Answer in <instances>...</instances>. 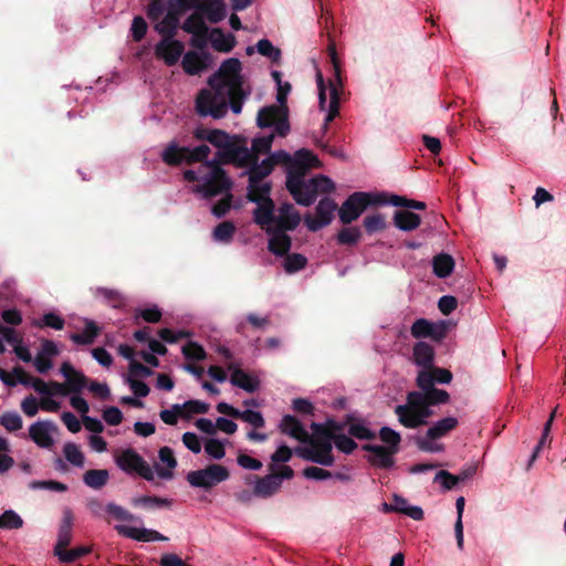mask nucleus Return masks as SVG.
<instances>
[{"label":"nucleus","mask_w":566,"mask_h":566,"mask_svg":"<svg viewBox=\"0 0 566 566\" xmlns=\"http://www.w3.org/2000/svg\"><path fill=\"white\" fill-rule=\"evenodd\" d=\"M209 154L210 147L205 144L190 148L171 143L163 151V159L168 165L198 163L199 165L196 168L184 171V178L189 182H197L192 191L201 198L213 199L220 197L219 201L212 206L211 212L217 218H221L231 208L232 181L226 175L219 161L208 160Z\"/></svg>","instance_id":"1"},{"label":"nucleus","mask_w":566,"mask_h":566,"mask_svg":"<svg viewBox=\"0 0 566 566\" xmlns=\"http://www.w3.org/2000/svg\"><path fill=\"white\" fill-rule=\"evenodd\" d=\"M239 59L230 57L222 62L217 73L209 77L210 88H203L196 98V111L200 116L223 118L229 108L240 114L251 88L245 84Z\"/></svg>","instance_id":"2"},{"label":"nucleus","mask_w":566,"mask_h":566,"mask_svg":"<svg viewBox=\"0 0 566 566\" xmlns=\"http://www.w3.org/2000/svg\"><path fill=\"white\" fill-rule=\"evenodd\" d=\"M256 203L253 219L269 234V250L279 256L291 249V238L286 233L301 222V216L292 203L284 202L275 210L272 199L251 200Z\"/></svg>","instance_id":"3"},{"label":"nucleus","mask_w":566,"mask_h":566,"mask_svg":"<svg viewBox=\"0 0 566 566\" xmlns=\"http://www.w3.org/2000/svg\"><path fill=\"white\" fill-rule=\"evenodd\" d=\"M450 395L447 390L410 391L407 395L406 403L398 405L395 413L398 421L406 428L415 429L428 422L433 415L432 406L447 403Z\"/></svg>","instance_id":"4"},{"label":"nucleus","mask_w":566,"mask_h":566,"mask_svg":"<svg viewBox=\"0 0 566 566\" xmlns=\"http://www.w3.org/2000/svg\"><path fill=\"white\" fill-rule=\"evenodd\" d=\"M292 158L287 151L279 150L268 155L259 166L245 170L249 177L248 198L249 200L271 199V182L266 177L272 172L275 165L291 163Z\"/></svg>","instance_id":"5"},{"label":"nucleus","mask_w":566,"mask_h":566,"mask_svg":"<svg viewBox=\"0 0 566 566\" xmlns=\"http://www.w3.org/2000/svg\"><path fill=\"white\" fill-rule=\"evenodd\" d=\"M286 188L298 205L307 207L319 196L331 195L335 190V185L331 178L317 175L312 178L286 179Z\"/></svg>","instance_id":"6"},{"label":"nucleus","mask_w":566,"mask_h":566,"mask_svg":"<svg viewBox=\"0 0 566 566\" xmlns=\"http://www.w3.org/2000/svg\"><path fill=\"white\" fill-rule=\"evenodd\" d=\"M314 433L308 439L307 443L303 447H298L295 453L307 461L331 467L334 463V457L332 454L333 440L329 436L323 433L317 428H313Z\"/></svg>","instance_id":"7"},{"label":"nucleus","mask_w":566,"mask_h":566,"mask_svg":"<svg viewBox=\"0 0 566 566\" xmlns=\"http://www.w3.org/2000/svg\"><path fill=\"white\" fill-rule=\"evenodd\" d=\"M196 137L199 139H206L218 147L220 149L219 156L224 163L235 165V161L242 163L248 157V151L241 148L239 143L230 142L229 135L223 130H197Z\"/></svg>","instance_id":"8"},{"label":"nucleus","mask_w":566,"mask_h":566,"mask_svg":"<svg viewBox=\"0 0 566 566\" xmlns=\"http://www.w3.org/2000/svg\"><path fill=\"white\" fill-rule=\"evenodd\" d=\"M459 421L455 417H446L436 421L426 432L423 437L418 438L417 446L421 451L438 453L444 450L442 443L437 442L438 439L446 437L449 432L457 428Z\"/></svg>","instance_id":"9"},{"label":"nucleus","mask_w":566,"mask_h":566,"mask_svg":"<svg viewBox=\"0 0 566 566\" xmlns=\"http://www.w3.org/2000/svg\"><path fill=\"white\" fill-rule=\"evenodd\" d=\"M376 196L369 192L357 191L352 193L338 209L339 220L347 224L356 219L371 205L378 203Z\"/></svg>","instance_id":"10"},{"label":"nucleus","mask_w":566,"mask_h":566,"mask_svg":"<svg viewBox=\"0 0 566 566\" xmlns=\"http://www.w3.org/2000/svg\"><path fill=\"white\" fill-rule=\"evenodd\" d=\"M118 354L129 360L126 380L134 392V397L127 398V401L136 407H142V361L135 359V349L127 344L119 345Z\"/></svg>","instance_id":"11"},{"label":"nucleus","mask_w":566,"mask_h":566,"mask_svg":"<svg viewBox=\"0 0 566 566\" xmlns=\"http://www.w3.org/2000/svg\"><path fill=\"white\" fill-rule=\"evenodd\" d=\"M256 123L261 128H273L272 133L282 137L290 130L286 109L276 105L262 107L258 113Z\"/></svg>","instance_id":"12"},{"label":"nucleus","mask_w":566,"mask_h":566,"mask_svg":"<svg viewBox=\"0 0 566 566\" xmlns=\"http://www.w3.org/2000/svg\"><path fill=\"white\" fill-rule=\"evenodd\" d=\"M229 470L220 464H210L205 469L190 471L187 481L193 488L210 489L229 479Z\"/></svg>","instance_id":"13"},{"label":"nucleus","mask_w":566,"mask_h":566,"mask_svg":"<svg viewBox=\"0 0 566 566\" xmlns=\"http://www.w3.org/2000/svg\"><path fill=\"white\" fill-rule=\"evenodd\" d=\"M315 210V214L306 213L304 216L305 226L311 231H318L322 228L328 226L334 218L335 211L337 210V205L331 198L323 196V198L318 201Z\"/></svg>","instance_id":"14"},{"label":"nucleus","mask_w":566,"mask_h":566,"mask_svg":"<svg viewBox=\"0 0 566 566\" xmlns=\"http://www.w3.org/2000/svg\"><path fill=\"white\" fill-rule=\"evenodd\" d=\"M275 135L276 134L274 133H270L268 135L254 138L252 140L251 148L241 145V148L248 151V157L242 163L235 161V166L245 168L247 170H251L255 166H259L260 157L270 153Z\"/></svg>","instance_id":"15"},{"label":"nucleus","mask_w":566,"mask_h":566,"mask_svg":"<svg viewBox=\"0 0 566 566\" xmlns=\"http://www.w3.org/2000/svg\"><path fill=\"white\" fill-rule=\"evenodd\" d=\"M317 88H318V104L322 111L326 112L324 119V128H327L328 124L338 114L339 98L337 87L332 84L329 88V98L326 97V88L322 74L318 72L316 75Z\"/></svg>","instance_id":"16"},{"label":"nucleus","mask_w":566,"mask_h":566,"mask_svg":"<svg viewBox=\"0 0 566 566\" xmlns=\"http://www.w3.org/2000/svg\"><path fill=\"white\" fill-rule=\"evenodd\" d=\"M319 167L318 158L307 149H300L287 167L286 179L306 177L308 169Z\"/></svg>","instance_id":"17"},{"label":"nucleus","mask_w":566,"mask_h":566,"mask_svg":"<svg viewBox=\"0 0 566 566\" xmlns=\"http://www.w3.org/2000/svg\"><path fill=\"white\" fill-rule=\"evenodd\" d=\"M181 28L185 32L192 35V45L198 48L206 45L209 29L203 20V13L199 9L185 20Z\"/></svg>","instance_id":"18"},{"label":"nucleus","mask_w":566,"mask_h":566,"mask_svg":"<svg viewBox=\"0 0 566 566\" xmlns=\"http://www.w3.org/2000/svg\"><path fill=\"white\" fill-rule=\"evenodd\" d=\"M57 426L50 420H39L29 428V437L40 448L50 449L54 444L52 433L57 432Z\"/></svg>","instance_id":"19"},{"label":"nucleus","mask_w":566,"mask_h":566,"mask_svg":"<svg viewBox=\"0 0 566 566\" xmlns=\"http://www.w3.org/2000/svg\"><path fill=\"white\" fill-rule=\"evenodd\" d=\"M451 380V371L444 368H430L428 370H419L416 378L417 386L421 390L429 391L430 394L431 390H440L439 388L434 387V384H450Z\"/></svg>","instance_id":"20"},{"label":"nucleus","mask_w":566,"mask_h":566,"mask_svg":"<svg viewBox=\"0 0 566 566\" xmlns=\"http://www.w3.org/2000/svg\"><path fill=\"white\" fill-rule=\"evenodd\" d=\"M184 49V44L180 41L175 40L174 38H167L163 39L157 44L156 53L167 65L171 66L179 61Z\"/></svg>","instance_id":"21"},{"label":"nucleus","mask_w":566,"mask_h":566,"mask_svg":"<svg viewBox=\"0 0 566 566\" xmlns=\"http://www.w3.org/2000/svg\"><path fill=\"white\" fill-rule=\"evenodd\" d=\"M212 63L209 53L187 52L181 61L182 67L187 74L197 75L207 70Z\"/></svg>","instance_id":"22"},{"label":"nucleus","mask_w":566,"mask_h":566,"mask_svg":"<svg viewBox=\"0 0 566 566\" xmlns=\"http://www.w3.org/2000/svg\"><path fill=\"white\" fill-rule=\"evenodd\" d=\"M363 449L370 453L368 457V461L377 468L380 469H389L394 465V455L397 452H394L387 449L384 446L378 444H365Z\"/></svg>","instance_id":"23"},{"label":"nucleus","mask_w":566,"mask_h":566,"mask_svg":"<svg viewBox=\"0 0 566 566\" xmlns=\"http://www.w3.org/2000/svg\"><path fill=\"white\" fill-rule=\"evenodd\" d=\"M60 370L66 380L65 385L69 394H80L87 386V377L81 371L75 370L69 361H64Z\"/></svg>","instance_id":"24"},{"label":"nucleus","mask_w":566,"mask_h":566,"mask_svg":"<svg viewBox=\"0 0 566 566\" xmlns=\"http://www.w3.org/2000/svg\"><path fill=\"white\" fill-rule=\"evenodd\" d=\"M228 369L231 371V385L245 390L247 392H254L260 387V381L256 377L248 374L247 371L230 365Z\"/></svg>","instance_id":"25"},{"label":"nucleus","mask_w":566,"mask_h":566,"mask_svg":"<svg viewBox=\"0 0 566 566\" xmlns=\"http://www.w3.org/2000/svg\"><path fill=\"white\" fill-rule=\"evenodd\" d=\"M208 40L212 48L218 52L228 53L237 44L235 36L232 33H226L220 28H213L208 32Z\"/></svg>","instance_id":"26"},{"label":"nucleus","mask_w":566,"mask_h":566,"mask_svg":"<svg viewBox=\"0 0 566 566\" xmlns=\"http://www.w3.org/2000/svg\"><path fill=\"white\" fill-rule=\"evenodd\" d=\"M412 361L421 370H428L432 368L434 363V350L433 347L424 342H418L413 346Z\"/></svg>","instance_id":"27"},{"label":"nucleus","mask_w":566,"mask_h":566,"mask_svg":"<svg viewBox=\"0 0 566 566\" xmlns=\"http://www.w3.org/2000/svg\"><path fill=\"white\" fill-rule=\"evenodd\" d=\"M116 463L126 473L142 476V457L132 449L124 450L116 458Z\"/></svg>","instance_id":"28"},{"label":"nucleus","mask_w":566,"mask_h":566,"mask_svg":"<svg viewBox=\"0 0 566 566\" xmlns=\"http://www.w3.org/2000/svg\"><path fill=\"white\" fill-rule=\"evenodd\" d=\"M281 484L282 479L277 474L270 473L256 480L254 494L259 497H269L280 490Z\"/></svg>","instance_id":"29"},{"label":"nucleus","mask_w":566,"mask_h":566,"mask_svg":"<svg viewBox=\"0 0 566 566\" xmlns=\"http://www.w3.org/2000/svg\"><path fill=\"white\" fill-rule=\"evenodd\" d=\"M72 524H73V514L70 509H66L63 514V520L60 525L57 542L54 547V553L57 551H64L72 541Z\"/></svg>","instance_id":"30"},{"label":"nucleus","mask_w":566,"mask_h":566,"mask_svg":"<svg viewBox=\"0 0 566 566\" xmlns=\"http://www.w3.org/2000/svg\"><path fill=\"white\" fill-rule=\"evenodd\" d=\"M179 25V12L170 7L166 15L156 23L155 29L163 39L174 38Z\"/></svg>","instance_id":"31"},{"label":"nucleus","mask_w":566,"mask_h":566,"mask_svg":"<svg viewBox=\"0 0 566 566\" xmlns=\"http://www.w3.org/2000/svg\"><path fill=\"white\" fill-rule=\"evenodd\" d=\"M395 512L403 514L415 521H421L423 518V510L418 505H411L407 499L394 494L392 507Z\"/></svg>","instance_id":"32"},{"label":"nucleus","mask_w":566,"mask_h":566,"mask_svg":"<svg viewBox=\"0 0 566 566\" xmlns=\"http://www.w3.org/2000/svg\"><path fill=\"white\" fill-rule=\"evenodd\" d=\"M199 11L206 14L211 23L222 21L227 15V8L223 0H209L198 7Z\"/></svg>","instance_id":"33"},{"label":"nucleus","mask_w":566,"mask_h":566,"mask_svg":"<svg viewBox=\"0 0 566 566\" xmlns=\"http://www.w3.org/2000/svg\"><path fill=\"white\" fill-rule=\"evenodd\" d=\"M280 429L283 433L300 441H304L307 437V432L303 424L291 415H286L282 418Z\"/></svg>","instance_id":"34"},{"label":"nucleus","mask_w":566,"mask_h":566,"mask_svg":"<svg viewBox=\"0 0 566 566\" xmlns=\"http://www.w3.org/2000/svg\"><path fill=\"white\" fill-rule=\"evenodd\" d=\"M420 217L408 210H398L394 216L395 226L402 231H411L419 227Z\"/></svg>","instance_id":"35"},{"label":"nucleus","mask_w":566,"mask_h":566,"mask_svg":"<svg viewBox=\"0 0 566 566\" xmlns=\"http://www.w3.org/2000/svg\"><path fill=\"white\" fill-rule=\"evenodd\" d=\"M159 461L160 464H165V469H161L159 464H157L158 475L164 479L171 478L172 470L177 465V461L174 455V451L168 447H163L159 450Z\"/></svg>","instance_id":"36"},{"label":"nucleus","mask_w":566,"mask_h":566,"mask_svg":"<svg viewBox=\"0 0 566 566\" xmlns=\"http://www.w3.org/2000/svg\"><path fill=\"white\" fill-rule=\"evenodd\" d=\"M432 268L438 277L444 279L452 273L454 261L451 255L441 253L433 258Z\"/></svg>","instance_id":"37"},{"label":"nucleus","mask_w":566,"mask_h":566,"mask_svg":"<svg viewBox=\"0 0 566 566\" xmlns=\"http://www.w3.org/2000/svg\"><path fill=\"white\" fill-rule=\"evenodd\" d=\"M108 479V471L104 469H91L83 475L84 483L94 490L102 489L107 483Z\"/></svg>","instance_id":"38"},{"label":"nucleus","mask_w":566,"mask_h":566,"mask_svg":"<svg viewBox=\"0 0 566 566\" xmlns=\"http://www.w3.org/2000/svg\"><path fill=\"white\" fill-rule=\"evenodd\" d=\"M348 433L359 440H371L376 437L375 432L369 428L367 421L363 419H356L348 422Z\"/></svg>","instance_id":"39"},{"label":"nucleus","mask_w":566,"mask_h":566,"mask_svg":"<svg viewBox=\"0 0 566 566\" xmlns=\"http://www.w3.org/2000/svg\"><path fill=\"white\" fill-rule=\"evenodd\" d=\"M98 333V326L94 322L88 321L85 324L83 333H74L70 336V338L77 345H87L94 342Z\"/></svg>","instance_id":"40"},{"label":"nucleus","mask_w":566,"mask_h":566,"mask_svg":"<svg viewBox=\"0 0 566 566\" xmlns=\"http://www.w3.org/2000/svg\"><path fill=\"white\" fill-rule=\"evenodd\" d=\"M464 497L460 496L455 501V507H457V521L454 523V535L457 539V546L460 551L464 547V536H463V523H462V516L464 511Z\"/></svg>","instance_id":"41"},{"label":"nucleus","mask_w":566,"mask_h":566,"mask_svg":"<svg viewBox=\"0 0 566 566\" xmlns=\"http://www.w3.org/2000/svg\"><path fill=\"white\" fill-rule=\"evenodd\" d=\"M380 440L387 444V449L398 452L399 444L401 442V436L398 431L391 429L390 427H381L379 430Z\"/></svg>","instance_id":"42"},{"label":"nucleus","mask_w":566,"mask_h":566,"mask_svg":"<svg viewBox=\"0 0 566 566\" xmlns=\"http://www.w3.org/2000/svg\"><path fill=\"white\" fill-rule=\"evenodd\" d=\"M346 421L327 420L324 424L313 423V428H317L323 433L331 437L332 440L336 439L337 436H343V431L346 429Z\"/></svg>","instance_id":"43"},{"label":"nucleus","mask_w":566,"mask_h":566,"mask_svg":"<svg viewBox=\"0 0 566 566\" xmlns=\"http://www.w3.org/2000/svg\"><path fill=\"white\" fill-rule=\"evenodd\" d=\"M411 335L415 338H423L428 336L438 337L434 334V325L426 318H418L411 325Z\"/></svg>","instance_id":"44"},{"label":"nucleus","mask_w":566,"mask_h":566,"mask_svg":"<svg viewBox=\"0 0 566 566\" xmlns=\"http://www.w3.org/2000/svg\"><path fill=\"white\" fill-rule=\"evenodd\" d=\"M22 517L13 510H7L0 515V528L19 530L23 526Z\"/></svg>","instance_id":"45"},{"label":"nucleus","mask_w":566,"mask_h":566,"mask_svg":"<svg viewBox=\"0 0 566 566\" xmlns=\"http://www.w3.org/2000/svg\"><path fill=\"white\" fill-rule=\"evenodd\" d=\"M235 232V227L231 221H223L219 223L213 230L214 241L229 243Z\"/></svg>","instance_id":"46"},{"label":"nucleus","mask_w":566,"mask_h":566,"mask_svg":"<svg viewBox=\"0 0 566 566\" xmlns=\"http://www.w3.org/2000/svg\"><path fill=\"white\" fill-rule=\"evenodd\" d=\"M256 51L261 55L269 57L274 63H279L282 56L281 50L275 48L268 39L258 41Z\"/></svg>","instance_id":"47"},{"label":"nucleus","mask_w":566,"mask_h":566,"mask_svg":"<svg viewBox=\"0 0 566 566\" xmlns=\"http://www.w3.org/2000/svg\"><path fill=\"white\" fill-rule=\"evenodd\" d=\"M555 413H556V409L553 410V412L549 415V418L545 422L544 428H543V432H542V437H541L538 443L536 444V447L534 448V451L532 453L531 462H533L537 458V455L541 452V450L547 443L551 442L549 433H551V428H552V424H553V421H554V418H555Z\"/></svg>","instance_id":"48"},{"label":"nucleus","mask_w":566,"mask_h":566,"mask_svg":"<svg viewBox=\"0 0 566 566\" xmlns=\"http://www.w3.org/2000/svg\"><path fill=\"white\" fill-rule=\"evenodd\" d=\"M361 237V232L356 227H346L343 228L337 234V242L344 245H354L356 244Z\"/></svg>","instance_id":"49"},{"label":"nucleus","mask_w":566,"mask_h":566,"mask_svg":"<svg viewBox=\"0 0 566 566\" xmlns=\"http://www.w3.org/2000/svg\"><path fill=\"white\" fill-rule=\"evenodd\" d=\"M96 294L103 297V300L114 308H118L125 304L124 296L115 290L99 287Z\"/></svg>","instance_id":"50"},{"label":"nucleus","mask_w":566,"mask_h":566,"mask_svg":"<svg viewBox=\"0 0 566 566\" xmlns=\"http://www.w3.org/2000/svg\"><path fill=\"white\" fill-rule=\"evenodd\" d=\"M0 424L9 432H14L22 428L23 421L18 412L7 411L0 417Z\"/></svg>","instance_id":"51"},{"label":"nucleus","mask_w":566,"mask_h":566,"mask_svg":"<svg viewBox=\"0 0 566 566\" xmlns=\"http://www.w3.org/2000/svg\"><path fill=\"white\" fill-rule=\"evenodd\" d=\"M63 453L66 458V460L72 463L75 467H83L84 465V454L80 450V448L73 443L67 442L64 444Z\"/></svg>","instance_id":"52"},{"label":"nucleus","mask_w":566,"mask_h":566,"mask_svg":"<svg viewBox=\"0 0 566 566\" xmlns=\"http://www.w3.org/2000/svg\"><path fill=\"white\" fill-rule=\"evenodd\" d=\"M181 418H189L192 415L206 413L208 411V403L199 400H189L180 405Z\"/></svg>","instance_id":"53"},{"label":"nucleus","mask_w":566,"mask_h":566,"mask_svg":"<svg viewBox=\"0 0 566 566\" xmlns=\"http://www.w3.org/2000/svg\"><path fill=\"white\" fill-rule=\"evenodd\" d=\"M182 355L188 360L199 361L206 358V352L201 345L196 342H188L182 346Z\"/></svg>","instance_id":"54"},{"label":"nucleus","mask_w":566,"mask_h":566,"mask_svg":"<svg viewBox=\"0 0 566 566\" xmlns=\"http://www.w3.org/2000/svg\"><path fill=\"white\" fill-rule=\"evenodd\" d=\"M307 263V259L300 254V253H293V254H289L286 255V258L284 259V270L287 272V273H295L302 269L305 268Z\"/></svg>","instance_id":"55"},{"label":"nucleus","mask_w":566,"mask_h":566,"mask_svg":"<svg viewBox=\"0 0 566 566\" xmlns=\"http://www.w3.org/2000/svg\"><path fill=\"white\" fill-rule=\"evenodd\" d=\"M105 513L112 516L114 520L118 522H133L135 521V516L129 513L126 509L116 505L114 503H109L105 507Z\"/></svg>","instance_id":"56"},{"label":"nucleus","mask_w":566,"mask_h":566,"mask_svg":"<svg viewBox=\"0 0 566 566\" xmlns=\"http://www.w3.org/2000/svg\"><path fill=\"white\" fill-rule=\"evenodd\" d=\"M38 327H51L56 331H61L64 328L65 321L57 314L50 312L45 313L41 319V322L34 323Z\"/></svg>","instance_id":"57"},{"label":"nucleus","mask_w":566,"mask_h":566,"mask_svg":"<svg viewBox=\"0 0 566 566\" xmlns=\"http://www.w3.org/2000/svg\"><path fill=\"white\" fill-rule=\"evenodd\" d=\"M238 419L251 424L252 427L260 429L264 427V418L260 411L247 409L239 412Z\"/></svg>","instance_id":"58"},{"label":"nucleus","mask_w":566,"mask_h":566,"mask_svg":"<svg viewBox=\"0 0 566 566\" xmlns=\"http://www.w3.org/2000/svg\"><path fill=\"white\" fill-rule=\"evenodd\" d=\"M90 552L87 547L81 546L72 549L57 551L56 556L62 563H72Z\"/></svg>","instance_id":"59"},{"label":"nucleus","mask_w":566,"mask_h":566,"mask_svg":"<svg viewBox=\"0 0 566 566\" xmlns=\"http://www.w3.org/2000/svg\"><path fill=\"white\" fill-rule=\"evenodd\" d=\"M205 451L209 457L220 460L224 457V442L217 439H208L205 443Z\"/></svg>","instance_id":"60"},{"label":"nucleus","mask_w":566,"mask_h":566,"mask_svg":"<svg viewBox=\"0 0 566 566\" xmlns=\"http://www.w3.org/2000/svg\"><path fill=\"white\" fill-rule=\"evenodd\" d=\"M364 226L369 234L381 231L386 227L385 218L379 213L367 216Z\"/></svg>","instance_id":"61"},{"label":"nucleus","mask_w":566,"mask_h":566,"mask_svg":"<svg viewBox=\"0 0 566 566\" xmlns=\"http://www.w3.org/2000/svg\"><path fill=\"white\" fill-rule=\"evenodd\" d=\"M434 481L440 482L443 489L451 490L461 481V478L446 470H441L436 474Z\"/></svg>","instance_id":"62"},{"label":"nucleus","mask_w":566,"mask_h":566,"mask_svg":"<svg viewBox=\"0 0 566 566\" xmlns=\"http://www.w3.org/2000/svg\"><path fill=\"white\" fill-rule=\"evenodd\" d=\"M29 488L32 490L45 489L55 492H65L67 486L64 483L59 481L49 480V481H32L29 484Z\"/></svg>","instance_id":"63"},{"label":"nucleus","mask_w":566,"mask_h":566,"mask_svg":"<svg viewBox=\"0 0 566 566\" xmlns=\"http://www.w3.org/2000/svg\"><path fill=\"white\" fill-rule=\"evenodd\" d=\"M336 449L345 454H350L357 448V443L348 436H337L336 439L333 440Z\"/></svg>","instance_id":"64"}]
</instances>
